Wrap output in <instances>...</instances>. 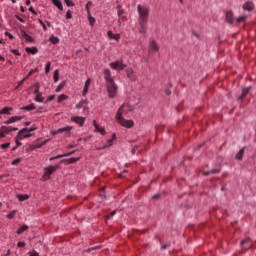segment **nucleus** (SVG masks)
Returning a JSON list of instances; mask_svg holds the SVG:
<instances>
[{"mask_svg":"<svg viewBox=\"0 0 256 256\" xmlns=\"http://www.w3.org/2000/svg\"><path fill=\"white\" fill-rule=\"evenodd\" d=\"M138 11V23H139V33L145 34L147 33V22L149 21V13H151V9L149 6H143L139 4L137 6Z\"/></svg>","mask_w":256,"mask_h":256,"instance_id":"1","label":"nucleus"},{"mask_svg":"<svg viewBox=\"0 0 256 256\" xmlns=\"http://www.w3.org/2000/svg\"><path fill=\"white\" fill-rule=\"evenodd\" d=\"M107 93L109 99H115L117 97V93H119V86L115 82H108L106 83Z\"/></svg>","mask_w":256,"mask_h":256,"instance_id":"2","label":"nucleus"},{"mask_svg":"<svg viewBox=\"0 0 256 256\" xmlns=\"http://www.w3.org/2000/svg\"><path fill=\"white\" fill-rule=\"evenodd\" d=\"M115 118L121 127H126V129H132V127H135V122L133 120L125 119L121 114H116Z\"/></svg>","mask_w":256,"mask_h":256,"instance_id":"3","label":"nucleus"},{"mask_svg":"<svg viewBox=\"0 0 256 256\" xmlns=\"http://www.w3.org/2000/svg\"><path fill=\"white\" fill-rule=\"evenodd\" d=\"M132 111H135V106L129 103H124L120 106L116 115H129V113H132Z\"/></svg>","mask_w":256,"mask_h":256,"instance_id":"4","label":"nucleus"},{"mask_svg":"<svg viewBox=\"0 0 256 256\" xmlns=\"http://www.w3.org/2000/svg\"><path fill=\"white\" fill-rule=\"evenodd\" d=\"M57 169H59V165H51L45 168V172L42 176V181H49V179H51V175H53V173H55V171H57Z\"/></svg>","mask_w":256,"mask_h":256,"instance_id":"5","label":"nucleus"},{"mask_svg":"<svg viewBox=\"0 0 256 256\" xmlns=\"http://www.w3.org/2000/svg\"><path fill=\"white\" fill-rule=\"evenodd\" d=\"M12 131H19V128L13 126H1L0 127V139H5Z\"/></svg>","mask_w":256,"mask_h":256,"instance_id":"6","label":"nucleus"},{"mask_svg":"<svg viewBox=\"0 0 256 256\" xmlns=\"http://www.w3.org/2000/svg\"><path fill=\"white\" fill-rule=\"evenodd\" d=\"M35 129L37 128H23L21 130H19V132L17 133L18 139H28L29 137H31V132L35 131Z\"/></svg>","mask_w":256,"mask_h":256,"instance_id":"7","label":"nucleus"},{"mask_svg":"<svg viewBox=\"0 0 256 256\" xmlns=\"http://www.w3.org/2000/svg\"><path fill=\"white\" fill-rule=\"evenodd\" d=\"M109 65L114 71H123L127 67V65L123 64V60L111 62Z\"/></svg>","mask_w":256,"mask_h":256,"instance_id":"8","label":"nucleus"},{"mask_svg":"<svg viewBox=\"0 0 256 256\" xmlns=\"http://www.w3.org/2000/svg\"><path fill=\"white\" fill-rule=\"evenodd\" d=\"M73 129V126H66L64 128H60L58 130H52L51 135H59V133H67L68 137L71 135V131Z\"/></svg>","mask_w":256,"mask_h":256,"instance_id":"9","label":"nucleus"},{"mask_svg":"<svg viewBox=\"0 0 256 256\" xmlns=\"http://www.w3.org/2000/svg\"><path fill=\"white\" fill-rule=\"evenodd\" d=\"M104 80L106 84L115 82V77L111 75V70L109 68L104 69Z\"/></svg>","mask_w":256,"mask_h":256,"instance_id":"10","label":"nucleus"},{"mask_svg":"<svg viewBox=\"0 0 256 256\" xmlns=\"http://www.w3.org/2000/svg\"><path fill=\"white\" fill-rule=\"evenodd\" d=\"M149 49H150V53H158L160 47H159V44H157V41L151 40Z\"/></svg>","mask_w":256,"mask_h":256,"instance_id":"11","label":"nucleus"},{"mask_svg":"<svg viewBox=\"0 0 256 256\" xmlns=\"http://www.w3.org/2000/svg\"><path fill=\"white\" fill-rule=\"evenodd\" d=\"M71 121L77 123V125H80V127H83L85 125V117L73 116L71 117Z\"/></svg>","mask_w":256,"mask_h":256,"instance_id":"12","label":"nucleus"},{"mask_svg":"<svg viewBox=\"0 0 256 256\" xmlns=\"http://www.w3.org/2000/svg\"><path fill=\"white\" fill-rule=\"evenodd\" d=\"M126 75L130 81H137V75H135V71H133V68L126 69Z\"/></svg>","mask_w":256,"mask_h":256,"instance_id":"13","label":"nucleus"},{"mask_svg":"<svg viewBox=\"0 0 256 256\" xmlns=\"http://www.w3.org/2000/svg\"><path fill=\"white\" fill-rule=\"evenodd\" d=\"M17 121H23V116H12L4 123L5 125H11V123H17Z\"/></svg>","mask_w":256,"mask_h":256,"instance_id":"14","label":"nucleus"},{"mask_svg":"<svg viewBox=\"0 0 256 256\" xmlns=\"http://www.w3.org/2000/svg\"><path fill=\"white\" fill-rule=\"evenodd\" d=\"M242 9L244 11L251 12V11H253V9H255V4H253V2H251V1H247L246 3L243 4Z\"/></svg>","mask_w":256,"mask_h":256,"instance_id":"15","label":"nucleus"},{"mask_svg":"<svg viewBox=\"0 0 256 256\" xmlns=\"http://www.w3.org/2000/svg\"><path fill=\"white\" fill-rule=\"evenodd\" d=\"M89 87H91V78H88L85 81L84 89L82 92L83 97H85L87 95V93H89Z\"/></svg>","mask_w":256,"mask_h":256,"instance_id":"16","label":"nucleus"},{"mask_svg":"<svg viewBox=\"0 0 256 256\" xmlns=\"http://www.w3.org/2000/svg\"><path fill=\"white\" fill-rule=\"evenodd\" d=\"M226 21L230 25H233L235 18L233 17V11L229 10L226 12Z\"/></svg>","mask_w":256,"mask_h":256,"instance_id":"17","label":"nucleus"},{"mask_svg":"<svg viewBox=\"0 0 256 256\" xmlns=\"http://www.w3.org/2000/svg\"><path fill=\"white\" fill-rule=\"evenodd\" d=\"M73 153H75V150L72 151V152L65 153V154H59V155H57L55 157H51L50 161H55V159H61L63 157H69V156L73 155Z\"/></svg>","mask_w":256,"mask_h":256,"instance_id":"18","label":"nucleus"},{"mask_svg":"<svg viewBox=\"0 0 256 256\" xmlns=\"http://www.w3.org/2000/svg\"><path fill=\"white\" fill-rule=\"evenodd\" d=\"M26 53H29L30 55H37L39 53V49L37 47H26L25 48Z\"/></svg>","mask_w":256,"mask_h":256,"instance_id":"19","label":"nucleus"},{"mask_svg":"<svg viewBox=\"0 0 256 256\" xmlns=\"http://www.w3.org/2000/svg\"><path fill=\"white\" fill-rule=\"evenodd\" d=\"M34 95H36L35 98H34V101L36 103H43V101H45V97H43V93L38 92V93H36Z\"/></svg>","mask_w":256,"mask_h":256,"instance_id":"20","label":"nucleus"},{"mask_svg":"<svg viewBox=\"0 0 256 256\" xmlns=\"http://www.w3.org/2000/svg\"><path fill=\"white\" fill-rule=\"evenodd\" d=\"M21 35L23 38L26 39V41H28V43H33L34 39L31 35H29L27 32H25L24 30L21 31Z\"/></svg>","mask_w":256,"mask_h":256,"instance_id":"21","label":"nucleus"},{"mask_svg":"<svg viewBox=\"0 0 256 256\" xmlns=\"http://www.w3.org/2000/svg\"><path fill=\"white\" fill-rule=\"evenodd\" d=\"M93 125L95 127V131H97L98 133H100L101 135H105V128H101L99 127L97 121H93Z\"/></svg>","mask_w":256,"mask_h":256,"instance_id":"22","label":"nucleus"},{"mask_svg":"<svg viewBox=\"0 0 256 256\" xmlns=\"http://www.w3.org/2000/svg\"><path fill=\"white\" fill-rule=\"evenodd\" d=\"M79 157H72V158H69V159H65L63 160V162L65 163V165H72V163H77V161H79Z\"/></svg>","mask_w":256,"mask_h":256,"instance_id":"23","label":"nucleus"},{"mask_svg":"<svg viewBox=\"0 0 256 256\" xmlns=\"http://www.w3.org/2000/svg\"><path fill=\"white\" fill-rule=\"evenodd\" d=\"M12 110V107H4L2 110H0V115H11Z\"/></svg>","mask_w":256,"mask_h":256,"instance_id":"24","label":"nucleus"},{"mask_svg":"<svg viewBox=\"0 0 256 256\" xmlns=\"http://www.w3.org/2000/svg\"><path fill=\"white\" fill-rule=\"evenodd\" d=\"M67 85V81H62L56 88L55 92L56 93H61L63 89H65V86Z\"/></svg>","mask_w":256,"mask_h":256,"instance_id":"25","label":"nucleus"},{"mask_svg":"<svg viewBox=\"0 0 256 256\" xmlns=\"http://www.w3.org/2000/svg\"><path fill=\"white\" fill-rule=\"evenodd\" d=\"M20 109L21 111H35L36 107L35 104L32 103L28 106L21 107Z\"/></svg>","mask_w":256,"mask_h":256,"instance_id":"26","label":"nucleus"},{"mask_svg":"<svg viewBox=\"0 0 256 256\" xmlns=\"http://www.w3.org/2000/svg\"><path fill=\"white\" fill-rule=\"evenodd\" d=\"M52 3L59 9V11H63V3L61 0H52Z\"/></svg>","mask_w":256,"mask_h":256,"instance_id":"27","label":"nucleus"},{"mask_svg":"<svg viewBox=\"0 0 256 256\" xmlns=\"http://www.w3.org/2000/svg\"><path fill=\"white\" fill-rule=\"evenodd\" d=\"M29 229V226L27 225H22L20 228L17 229L16 233L17 235H22V233H25Z\"/></svg>","mask_w":256,"mask_h":256,"instance_id":"28","label":"nucleus"},{"mask_svg":"<svg viewBox=\"0 0 256 256\" xmlns=\"http://www.w3.org/2000/svg\"><path fill=\"white\" fill-rule=\"evenodd\" d=\"M243 155H245V148H241L235 158L238 159V161H241V159H243Z\"/></svg>","mask_w":256,"mask_h":256,"instance_id":"29","label":"nucleus"},{"mask_svg":"<svg viewBox=\"0 0 256 256\" xmlns=\"http://www.w3.org/2000/svg\"><path fill=\"white\" fill-rule=\"evenodd\" d=\"M49 41L52 45H57L59 44V37L51 35Z\"/></svg>","mask_w":256,"mask_h":256,"instance_id":"30","label":"nucleus"},{"mask_svg":"<svg viewBox=\"0 0 256 256\" xmlns=\"http://www.w3.org/2000/svg\"><path fill=\"white\" fill-rule=\"evenodd\" d=\"M17 199L19 201H27V199H29V195H27V194H18Z\"/></svg>","mask_w":256,"mask_h":256,"instance_id":"31","label":"nucleus"},{"mask_svg":"<svg viewBox=\"0 0 256 256\" xmlns=\"http://www.w3.org/2000/svg\"><path fill=\"white\" fill-rule=\"evenodd\" d=\"M67 99H69V96L65 95V94H61L60 96H58V103H63V101H67Z\"/></svg>","mask_w":256,"mask_h":256,"instance_id":"32","label":"nucleus"},{"mask_svg":"<svg viewBox=\"0 0 256 256\" xmlns=\"http://www.w3.org/2000/svg\"><path fill=\"white\" fill-rule=\"evenodd\" d=\"M248 93H249V88H244L242 90V94L240 95L239 99H245V97H247Z\"/></svg>","mask_w":256,"mask_h":256,"instance_id":"33","label":"nucleus"},{"mask_svg":"<svg viewBox=\"0 0 256 256\" xmlns=\"http://www.w3.org/2000/svg\"><path fill=\"white\" fill-rule=\"evenodd\" d=\"M21 141H23V139L19 138V136L16 135V137H15L16 147H21V145H23V143H21Z\"/></svg>","mask_w":256,"mask_h":256,"instance_id":"34","label":"nucleus"},{"mask_svg":"<svg viewBox=\"0 0 256 256\" xmlns=\"http://www.w3.org/2000/svg\"><path fill=\"white\" fill-rule=\"evenodd\" d=\"M91 5H93V3L91 1H88L86 3V11H87V15H91Z\"/></svg>","mask_w":256,"mask_h":256,"instance_id":"35","label":"nucleus"},{"mask_svg":"<svg viewBox=\"0 0 256 256\" xmlns=\"http://www.w3.org/2000/svg\"><path fill=\"white\" fill-rule=\"evenodd\" d=\"M33 87H35V90H34V95L37 94V93H41L39 91V89L41 88V85L39 84V82H36Z\"/></svg>","mask_w":256,"mask_h":256,"instance_id":"36","label":"nucleus"},{"mask_svg":"<svg viewBox=\"0 0 256 256\" xmlns=\"http://www.w3.org/2000/svg\"><path fill=\"white\" fill-rule=\"evenodd\" d=\"M88 15V21L91 25V27H93V25H95V18L93 16H91V14H87Z\"/></svg>","mask_w":256,"mask_h":256,"instance_id":"37","label":"nucleus"},{"mask_svg":"<svg viewBox=\"0 0 256 256\" xmlns=\"http://www.w3.org/2000/svg\"><path fill=\"white\" fill-rule=\"evenodd\" d=\"M53 79H54V83H57L59 81V70L54 71Z\"/></svg>","mask_w":256,"mask_h":256,"instance_id":"38","label":"nucleus"},{"mask_svg":"<svg viewBox=\"0 0 256 256\" xmlns=\"http://www.w3.org/2000/svg\"><path fill=\"white\" fill-rule=\"evenodd\" d=\"M117 10H118V17H121V15L125 13V10H123V7L121 5L117 6Z\"/></svg>","mask_w":256,"mask_h":256,"instance_id":"39","label":"nucleus"},{"mask_svg":"<svg viewBox=\"0 0 256 256\" xmlns=\"http://www.w3.org/2000/svg\"><path fill=\"white\" fill-rule=\"evenodd\" d=\"M51 71V61H48L45 66V73L46 75Z\"/></svg>","mask_w":256,"mask_h":256,"instance_id":"40","label":"nucleus"},{"mask_svg":"<svg viewBox=\"0 0 256 256\" xmlns=\"http://www.w3.org/2000/svg\"><path fill=\"white\" fill-rule=\"evenodd\" d=\"M247 19V16H240L236 19V23H243Z\"/></svg>","mask_w":256,"mask_h":256,"instance_id":"41","label":"nucleus"},{"mask_svg":"<svg viewBox=\"0 0 256 256\" xmlns=\"http://www.w3.org/2000/svg\"><path fill=\"white\" fill-rule=\"evenodd\" d=\"M15 215H17V210H14V211L10 212L9 214H7V218L13 219L15 217Z\"/></svg>","mask_w":256,"mask_h":256,"instance_id":"42","label":"nucleus"},{"mask_svg":"<svg viewBox=\"0 0 256 256\" xmlns=\"http://www.w3.org/2000/svg\"><path fill=\"white\" fill-rule=\"evenodd\" d=\"M85 105V100H81L78 104H76V109H83Z\"/></svg>","mask_w":256,"mask_h":256,"instance_id":"43","label":"nucleus"},{"mask_svg":"<svg viewBox=\"0 0 256 256\" xmlns=\"http://www.w3.org/2000/svg\"><path fill=\"white\" fill-rule=\"evenodd\" d=\"M10 52L13 53V55H16L17 57H21V52L17 49H10Z\"/></svg>","mask_w":256,"mask_h":256,"instance_id":"44","label":"nucleus"},{"mask_svg":"<svg viewBox=\"0 0 256 256\" xmlns=\"http://www.w3.org/2000/svg\"><path fill=\"white\" fill-rule=\"evenodd\" d=\"M11 147V143L7 142L0 145V149H9Z\"/></svg>","mask_w":256,"mask_h":256,"instance_id":"45","label":"nucleus"},{"mask_svg":"<svg viewBox=\"0 0 256 256\" xmlns=\"http://www.w3.org/2000/svg\"><path fill=\"white\" fill-rule=\"evenodd\" d=\"M37 71H38L37 69H31L24 79H29V77H31L33 73H37Z\"/></svg>","mask_w":256,"mask_h":256,"instance_id":"46","label":"nucleus"},{"mask_svg":"<svg viewBox=\"0 0 256 256\" xmlns=\"http://www.w3.org/2000/svg\"><path fill=\"white\" fill-rule=\"evenodd\" d=\"M27 81V78L22 79L21 81L18 82V85L15 87V90H18L21 85H23Z\"/></svg>","mask_w":256,"mask_h":256,"instance_id":"47","label":"nucleus"},{"mask_svg":"<svg viewBox=\"0 0 256 256\" xmlns=\"http://www.w3.org/2000/svg\"><path fill=\"white\" fill-rule=\"evenodd\" d=\"M64 2L66 3L67 7H75V3H73L71 0H64Z\"/></svg>","mask_w":256,"mask_h":256,"instance_id":"48","label":"nucleus"},{"mask_svg":"<svg viewBox=\"0 0 256 256\" xmlns=\"http://www.w3.org/2000/svg\"><path fill=\"white\" fill-rule=\"evenodd\" d=\"M66 19H73V12H71V10L66 12Z\"/></svg>","mask_w":256,"mask_h":256,"instance_id":"49","label":"nucleus"},{"mask_svg":"<svg viewBox=\"0 0 256 256\" xmlns=\"http://www.w3.org/2000/svg\"><path fill=\"white\" fill-rule=\"evenodd\" d=\"M38 22L43 27V31H47V25H45V22H43V20H41V19H38Z\"/></svg>","mask_w":256,"mask_h":256,"instance_id":"50","label":"nucleus"},{"mask_svg":"<svg viewBox=\"0 0 256 256\" xmlns=\"http://www.w3.org/2000/svg\"><path fill=\"white\" fill-rule=\"evenodd\" d=\"M99 196L101 197V199H105V188H102L99 192Z\"/></svg>","mask_w":256,"mask_h":256,"instance_id":"51","label":"nucleus"},{"mask_svg":"<svg viewBox=\"0 0 256 256\" xmlns=\"http://www.w3.org/2000/svg\"><path fill=\"white\" fill-rule=\"evenodd\" d=\"M21 163V158H16L12 161L11 165H19Z\"/></svg>","mask_w":256,"mask_h":256,"instance_id":"52","label":"nucleus"},{"mask_svg":"<svg viewBox=\"0 0 256 256\" xmlns=\"http://www.w3.org/2000/svg\"><path fill=\"white\" fill-rule=\"evenodd\" d=\"M216 173H221V169H212V170H210V174L215 175Z\"/></svg>","mask_w":256,"mask_h":256,"instance_id":"53","label":"nucleus"},{"mask_svg":"<svg viewBox=\"0 0 256 256\" xmlns=\"http://www.w3.org/2000/svg\"><path fill=\"white\" fill-rule=\"evenodd\" d=\"M113 145V139L108 140L107 144L104 146V149L107 147H111Z\"/></svg>","mask_w":256,"mask_h":256,"instance_id":"54","label":"nucleus"},{"mask_svg":"<svg viewBox=\"0 0 256 256\" xmlns=\"http://www.w3.org/2000/svg\"><path fill=\"white\" fill-rule=\"evenodd\" d=\"M114 33H113V31H111V30H109L108 32H107V36L109 37V39H113V37H114Z\"/></svg>","mask_w":256,"mask_h":256,"instance_id":"55","label":"nucleus"},{"mask_svg":"<svg viewBox=\"0 0 256 256\" xmlns=\"http://www.w3.org/2000/svg\"><path fill=\"white\" fill-rule=\"evenodd\" d=\"M112 39H114V41H119V39H121V34H114Z\"/></svg>","mask_w":256,"mask_h":256,"instance_id":"56","label":"nucleus"},{"mask_svg":"<svg viewBox=\"0 0 256 256\" xmlns=\"http://www.w3.org/2000/svg\"><path fill=\"white\" fill-rule=\"evenodd\" d=\"M4 35H5L6 37H9V39H11V40L15 39V37H13V34H11V33H9V32H5Z\"/></svg>","mask_w":256,"mask_h":256,"instance_id":"57","label":"nucleus"},{"mask_svg":"<svg viewBox=\"0 0 256 256\" xmlns=\"http://www.w3.org/2000/svg\"><path fill=\"white\" fill-rule=\"evenodd\" d=\"M55 99V95H50L47 100H46V103H49L51 101H53Z\"/></svg>","mask_w":256,"mask_h":256,"instance_id":"58","label":"nucleus"},{"mask_svg":"<svg viewBox=\"0 0 256 256\" xmlns=\"http://www.w3.org/2000/svg\"><path fill=\"white\" fill-rule=\"evenodd\" d=\"M17 247H19V248L25 247V242L19 241V242L17 243Z\"/></svg>","mask_w":256,"mask_h":256,"instance_id":"59","label":"nucleus"},{"mask_svg":"<svg viewBox=\"0 0 256 256\" xmlns=\"http://www.w3.org/2000/svg\"><path fill=\"white\" fill-rule=\"evenodd\" d=\"M28 11H30V13H32L33 15H37V11H35V9L33 8V6H31Z\"/></svg>","mask_w":256,"mask_h":256,"instance_id":"60","label":"nucleus"},{"mask_svg":"<svg viewBox=\"0 0 256 256\" xmlns=\"http://www.w3.org/2000/svg\"><path fill=\"white\" fill-rule=\"evenodd\" d=\"M248 241H251L250 238H246L244 240L241 241V245H245V243H248Z\"/></svg>","mask_w":256,"mask_h":256,"instance_id":"61","label":"nucleus"},{"mask_svg":"<svg viewBox=\"0 0 256 256\" xmlns=\"http://www.w3.org/2000/svg\"><path fill=\"white\" fill-rule=\"evenodd\" d=\"M116 211L114 210L113 212H111L110 216H106V219H111V217H113V215H115Z\"/></svg>","mask_w":256,"mask_h":256,"instance_id":"62","label":"nucleus"},{"mask_svg":"<svg viewBox=\"0 0 256 256\" xmlns=\"http://www.w3.org/2000/svg\"><path fill=\"white\" fill-rule=\"evenodd\" d=\"M29 256H39V253L37 251H34L33 253H30Z\"/></svg>","mask_w":256,"mask_h":256,"instance_id":"63","label":"nucleus"},{"mask_svg":"<svg viewBox=\"0 0 256 256\" xmlns=\"http://www.w3.org/2000/svg\"><path fill=\"white\" fill-rule=\"evenodd\" d=\"M159 197H161V194H155L154 196H152V199H159Z\"/></svg>","mask_w":256,"mask_h":256,"instance_id":"64","label":"nucleus"}]
</instances>
